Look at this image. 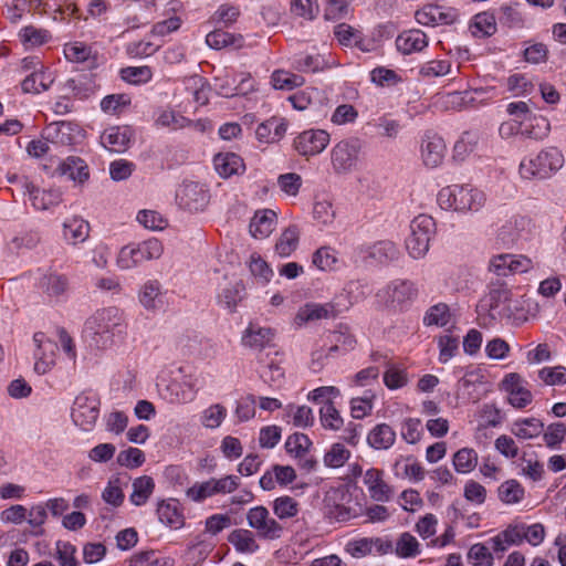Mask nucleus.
Masks as SVG:
<instances>
[{
	"label": "nucleus",
	"instance_id": "nucleus-24",
	"mask_svg": "<svg viewBox=\"0 0 566 566\" xmlns=\"http://www.w3.org/2000/svg\"><path fill=\"white\" fill-rule=\"evenodd\" d=\"M159 521L170 528L179 530L185 525V516L179 503L175 500L161 501L157 506Z\"/></svg>",
	"mask_w": 566,
	"mask_h": 566
},
{
	"label": "nucleus",
	"instance_id": "nucleus-22",
	"mask_svg": "<svg viewBox=\"0 0 566 566\" xmlns=\"http://www.w3.org/2000/svg\"><path fill=\"white\" fill-rule=\"evenodd\" d=\"M276 213L271 209L259 210L250 222V233L255 239H265L274 230Z\"/></svg>",
	"mask_w": 566,
	"mask_h": 566
},
{
	"label": "nucleus",
	"instance_id": "nucleus-21",
	"mask_svg": "<svg viewBox=\"0 0 566 566\" xmlns=\"http://www.w3.org/2000/svg\"><path fill=\"white\" fill-rule=\"evenodd\" d=\"M446 144L438 135H428L421 144V156L426 166L434 168L444 157Z\"/></svg>",
	"mask_w": 566,
	"mask_h": 566
},
{
	"label": "nucleus",
	"instance_id": "nucleus-20",
	"mask_svg": "<svg viewBox=\"0 0 566 566\" xmlns=\"http://www.w3.org/2000/svg\"><path fill=\"white\" fill-rule=\"evenodd\" d=\"M216 171L222 178L241 175L245 170L243 159L234 153H219L213 157Z\"/></svg>",
	"mask_w": 566,
	"mask_h": 566
},
{
	"label": "nucleus",
	"instance_id": "nucleus-29",
	"mask_svg": "<svg viewBox=\"0 0 566 566\" xmlns=\"http://www.w3.org/2000/svg\"><path fill=\"white\" fill-rule=\"evenodd\" d=\"M507 113L515 117L514 120L520 124L518 130L522 134H527L530 136L537 137L536 133L533 129H522V125L525 122H536L537 126L539 125V123L547 125L546 120L543 117H537L532 114L528 105L525 102L510 103L507 105Z\"/></svg>",
	"mask_w": 566,
	"mask_h": 566
},
{
	"label": "nucleus",
	"instance_id": "nucleus-28",
	"mask_svg": "<svg viewBox=\"0 0 566 566\" xmlns=\"http://www.w3.org/2000/svg\"><path fill=\"white\" fill-rule=\"evenodd\" d=\"M255 536V533L251 530L237 528L229 534L228 542L237 552L242 554H252L260 547Z\"/></svg>",
	"mask_w": 566,
	"mask_h": 566
},
{
	"label": "nucleus",
	"instance_id": "nucleus-59",
	"mask_svg": "<svg viewBox=\"0 0 566 566\" xmlns=\"http://www.w3.org/2000/svg\"><path fill=\"white\" fill-rule=\"evenodd\" d=\"M538 377L546 386H560L566 384V367H544L538 371Z\"/></svg>",
	"mask_w": 566,
	"mask_h": 566
},
{
	"label": "nucleus",
	"instance_id": "nucleus-4",
	"mask_svg": "<svg viewBox=\"0 0 566 566\" xmlns=\"http://www.w3.org/2000/svg\"><path fill=\"white\" fill-rule=\"evenodd\" d=\"M240 485L237 475H226L220 479L211 478L203 482H197L186 491V496L192 502H202L217 494H230Z\"/></svg>",
	"mask_w": 566,
	"mask_h": 566
},
{
	"label": "nucleus",
	"instance_id": "nucleus-39",
	"mask_svg": "<svg viewBox=\"0 0 566 566\" xmlns=\"http://www.w3.org/2000/svg\"><path fill=\"white\" fill-rule=\"evenodd\" d=\"M271 82L275 90L292 91L304 85L305 78L285 70H276L272 73Z\"/></svg>",
	"mask_w": 566,
	"mask_h": 566
},
{
	"label": "nucleus",
	"instance_id": "nucleus-45",
	"mask_svg": "<svg viewBox=\"0 0 566 566\" xmlns=\"http://www.w3.org/2000/svg\"><path fill=\"white\" fill-rule=\"evenodd\" d=\"M300 233L296 227L286 228L275 244V251L280 256H289L298 244Z\"/></svg>",
	"mask_w": 566,
	"mask_h": 566
},
{
	"label": "nucleus",
	"instance_id": "nucleus-64",
	"mask_svg": "<svg viewBox=\"0 0 566 566\" xmlns=\"http://www.w3.org/2000/svg\"><path fill=\"white\" fill-rule=\"evenodd\" d=\"M128 566H167V563L156 552L149 551L135 554Z\"/></svg>",
	"mask_w": 566,
	"mask_h": 566
},
{
	"label": "nucleus",
	"instance_id": "nucleus-38",
	"mask_svg": "<svg viewBox=\"0 0 566 566\" xmlns=\"http://www.w3.org/2000/svg\"><path fill=\"white\" fill-rule=\"evenodd\" d=\"M154 489L155 482L153 478L148 475L137 478L133 482V493L130 494L132 503L137 506L144 505L153 494Z\"/></svg>",
	"mask_w": 566,
	"mask_h": 566
},
{
	"label": "nucleus",
	"instance_id": "nucleus-5",
	"mask_svg": "<svg viewBox=\"0 0 566 566\" xmlns=\"http://www.w3.org/2000/svg\"><path fill=\"white\" fill-rule=\"evenodd\" d=\"M535 223L526 216H514L506 220L497 230L496 239L504 247H512L521 241L531 239Z\"/></svg>",
	"mask_w": 566,
	"mask_h": 566
},
{
	"label": "nucleus",
	"instance_id": "nucleus-23",
	"mask_svg": "<svg viewBox=\"0 0 566 566\" xmlns=\"http://www.w3.org/2000/svg\"><path fill=\"white\" fill-rule=\"evenodd\" d=\"M286 130L287 123L283 118L272 117L258 126L256 137L262 143H277L284 137Z\"/></svg>",
	"mask_w": 566,
	"mask_h": 566
},
{
	"label": "nucleus",
	"instance_id": "nucleus-30",
	"mask_svg": "<svg viewBox=\"0 0 566 566\" xmlns=\"http://www.w3.org/2000/svg\"><path fill=\"white\" fill-rule=\"evenodd\" d=\"M207 44L214 49L221 50L226 48L241 49L244 44V38L241 34H234L221 29L211 31L206 36Z\"/></svg>",
	"mask_w": 566,
	"mask_h": 566
},
{
	"label": "nucleus",
	"instance_id": "nucleus-43",
	"mask_svg": "<svg viewBox=\"0 0 566 566\" xmlns=\"http://www.w3.org/2000/svg\"><path fill=\"white\" fill-rule=\"evenodd\" d=\"M311 446L312 441L310 438L306 434L300 432H295L289 436L285 441L286 452L290 455L298 459H302L307 454Z\"/></svg>",
	"mask_w": 566,
	"mask_h": 566
},
{
	"label": "nucleus",
	"instance_id": "nucleus-16",
	"mask_svg": "<svg viewBox=\"0 0 566 566\" xmlns=\"http://www.w3.org/2000/svg\"><path fill=\"white\" fill-rule=\"evenodd\" d=\"M34 342L38 344L34 370L39 375H43L55 365L57 345L53 340L46 339L43 333H35Z\"/></svg>",
	"mask_w": 566,
	"mask_h": 566
},
{
	"label": "nucleus",
	"instance_id": "nucleus-26",
	"mask_svg": "<svg viewBox=\"0 0 566 566\" xmlns=\"http://www.w3.org/2000/svg\"><path fill=\"white\" fill-rule=\"evenodd\" d=\"M396 44L398 50L403 54H411L422 51L428 45V40L424 32L412 29L398 35Z\"/></svg>",
	"mask_w": 566,
	"mask_h": 566
},
{
	"label": "nucleus",
	"instance_id": "nucleus-32",
	"mask_svg": "<svg viewBox=\"0 0 566 566\" xmlns=\"http://www.w3.org/2000/svg\"><path fill=\"white\" fill-rule=\"evenodd\" d=\"M64 55L70 62L86 63L88 67H94L97 64L96 54L92 48L82 42L65 44Z\"/></svg>",
	"mask_w": 566,
	"mask_h": 566
},
{
	"label": "nucleus",
	"instance_id": "nucleus-13",
	"mask_svg": "<svg viewBox=\"0 0 566 566\" xmlns=\"http://www.w3.org/2000/svg\"><path fill=\"white\" fill-rule=\"evenodd\" d=\"M120 313L117 307H107L96 311L85 323V328L92 334H109L119 325Z\"/></svg>",
	"mask_w": 566,
	"mask_h": 566
},
{
	"label": "nucleus",
	"instance_id": "nucleus-51",
	"mask_svg": "<svg viewBox=\"0 0 566 566\" xmlns=\"http://www.w3.org/2000/svg\"><path fill=\"white\" fill-rule=\"evenodd\" d=\"M350 454V451L343 443L336 442L325 453L324 463L328 468L337 469L348 461Z\"/></svg>",
	"mask_w": 566,
	"mask_h": 566
},
{
	"label": "nucleus",
	"instance_id": "nucleus-10",
	"mask_svg": "<svg viewBox=\"0 0 566 566\" xmlns=\"http://www.w3.org/2000/svg\"><path fill=\"white\" fill-rule=\"evenodd\" d=\"M416 21L426 27L448 25L454 23L459 14L452 8L427 4L415 13Z\"/></svg>",
	"mask_w": 566,
	"mask_h": 566
},
{
	"label": "nucleus",
	"instance_id": "nucleus-54",
	"mask_svg": "<svg viewBox=\"0 0 566 566\" xmlns=\"http://www.w3.org/2000/svg\"><path fill=\"white\" fill-rule=\"evenodd\" d=\"M467 557L474 566H493L494 563V557L490 548L482 543L473 544Z\"/></svg>",
	"mask_w": 566,
	"mask_h": 566
},
{
	"label": "nucleus",
	"instance_id": "nucleus-9",
	"mask_svg": "<svg viewBox=\"0 0 566 566\" xmlns=\"http://www.w3.org/2000/svg\"><path fill=\"white\" fill-rule=\"evenodd\" d=\"M45 133L48 140L62 146L75 145L84 137V132L77 124L65 120L51 123Z\"/></svg>",
	"mask_w": 566,
	"mask_h": 566
},
{
	"label": "nucleus",
	"instance_id": "nucleus-19",
	"mask_svg": "<svg viewBox=\"0 0 566 566\" xmlns=\"http://www.w3.org/2000/svg\"><path fill=\"white\" fill-rule=\"evenodd\" d=\"M132 138L128 127H111L101 136V144L112 153H124L127 150Z\"/></svg>",
	"mask_w": 566,
	"mask_h": 566
},
{
	"label": "nucleus",
	"instance_id": "nucleus-2",
	"mask_svg": "<svg viewBox=\"0 0 566 566\" xmlns=\"http://www.w3.org/2000/svg\"><path fill=\"white\" fill-rule=\"evenodd\" d=\"M564 165L563 154L555 147L542 150L534 159L522 161L520 170L525 178H546Z\"/></svg>",
	"mask_w": 566,
	"mask_h": 566
},
{
	"label": "nucleus",
	"instance_id": "nucleus-41",
	"mask_svg": "<svg viewBox=\"0 0 566 566\" xmlns=\"http://www.w3.org/2000/svg\"><path fill=\"white\" fill-rule=\"evenodd\" d=\"M499 499L505 504H516L520 503L525 495L524 488L516 480H507L503 482L499 489Z\"/></svg>",
	"mask_w": 566,
	"mask_h": 566
},
{
	"label": "nucleus",
	"instance_id": "nucleus-6",
	"mask_svg": "<svg viewBox=\"0 0 566 566\" xmlns=\"http://www.w3.org/2000/svg\"><path fill=\"white\" fill-rule=\"evenodd\" d=\"M361 142L357 137L339 140L331 151V161L337 172L353 169L359 158Z\"/></svg>",
	"mask_w": 566,
	"mask_h": 566
},
{
	"label": "nucleus",
	"instance_id": "nucleus-27",
	"mask_svg": "<svg viewBox=\"0 0 566 566\" xmlns=\"http://www.w3.org/2000/svg\"><path fill=\"white\" fill-rule=\"evenodd\" d=\"M98 401L85 398L83 401L77 400L75 408L73 409L74 421L84 428L92 427L99 413Z\"/></svg>",
	"mask_w": 566,
	"mask_h": 566
},
{
	"label": "nucleus",
	"instance_id": "nucleus-42",
	"mask_svg": "<svg viewBox=\"0 0 566 566\" xmlns=\"http://www.w3.org/2000/svg\"><path fill=\"white\" fill-rule=\"evenodd\" d=\"M543 429L544 423L539 419L526 418L515 422L513 433L520 439L528 440L538 437Z\"/></svg>",
	"mask_w": 566,
	"mask_h": 566
},
{
	"label": "nucleus",
	"instance_id": "nucleus-52",
	"mask_svg": "<svg viewBox=\"0 0 566 566\" xmlns=\"http://www.w3.org/2000/svg\"><path fill=\"white\" fill-rule=\"evenodd\" d=\"M120 77L130 84L139 85L149 82L153 71L149 66H127L120 70Z\"/></svg>",
	"mask_w": 566,
	"mask_h": 566
},
{
	"label": "nucleus",
	"instance_id": "nucleus-31",
	"mask_svg": "<svg viewBox=\"0 0 566 566\" xmlns=\"http://www.w3.org/2000/svg\"><path fill=\"white\" fill-rule=\"evenodd\" d=\"M57 172L78 182H84L90 177L88 166L82 158L75 156H70L62 161L57 167Z\"/></svg>",
	"mask_w": 566,
	"mask_h": 566
},
{
	"label": "nucleus",
	"instance_id": "nucleus-44",
	"mask_svg": "<svg viewBox=\"0 0 566 566\" xmlns=\"http://www.w3.org/2000/svg\"><path fill=\"white\" fill-rule=\"evenodd\" d=\"M238 82L234 76H229V87L220 85L221 93L226 96L232 97L237 95H247L254 90L252 77L249 73L241 74Z\"/></svg>",
	"mask_w": 566,
	"mask_h": 566
},
{
	"label": "nucleus",
	"instance_id": "nucleus-18",
	"mask_svg": "<svg viewBox=\"0 0 566 566\" xmlns=\"http://www.w3.org/2000/svg\"><path fill=\"white\" fill-rule=\"evenodd\" d=\"M258 361L260 364V375L265 382H274L283 378L282 358L276 349L259 354Z\"/></svg>",
	"mask_w": 566,
	"mask_h": 566
},
{
	"label": "nucleus",
	"instance_id": "nucleus-37",
	"mask_svg": "<svg viewBox=\"0 0 566 566\" xmlns=\"http://www.w3.org/2000/svg\"><path fill=\"white\" fill-rule=\"evenodd\" d=\"M319 420L326 430L339 431L344 426V419L331 399H327L321 407Z\"/></svg>",
	"mask_w": 566,
	"mask_h": 566
},
{
	"label": "nucleus",
	"instance_id": "nucleus-57",
	"mask_svg": "<svg viewBox=\"0 0 566 566\" xmlns=\"http://www.w3.org/2000/svg\"><path fill=\"white\" fill-rule=\"evenodd\" d=\"M144 262L139 244L137 247H124L119 251L117 264L124 270L132 269Z\"/></svg>",
	"mask_w": 566,
	"mask_h": 566
},
{
	"label": "nucleus",
	"instance_id": "nucleus-7",
	"mask_svg": "<svg viewBox=\"0 0 566 566\" xmlns=\"http://www.w3.org/2000/svg\"><path fill=\"white\" fill-rule=\"evenodd\" d=\"M363 485L368 496L377 503L389 502L394 496V486L386 479L385 471L369 468L363 474Z\"/></svg>",
	"mask_w": 566,
	"mask_h": 566
},
{
	"label": "nucleus",
	"instance_id": "nucleus-60",
	"mask_svg": "<svg viewBox=\"0 0 566 566\" xmlns=\"http://www.w3.org/2000/svg\"><path fill=\"white\" fill-rule=\"evenodd\" d=\"M566 438V424L564 422L551 423L543 434L547 448L558 447Z\"/></svg>",
	"mask_w": 566,
	"mask_h": 566
},
{
	"label": "nucleus",
	"instance_id": "nucleus-14",
	"mask_svg": "<svg viewBox=\"0 0 566 566\" xmlns=\"http://www.w3.org/2000/svg\"><path fill=\"white\" fill-rule=\"evenodd\" d=\"M208 192L198 184L182 185L177 192L179 206L189 211L202 210L208 203Z\"/></svg>",
	"mask_w": 566,
	"mask_h": 566
},
{
	"label": "nucleus",
	"instance_id": "nucleus-53",
	"mask_svg": "<svg viewBox=\"0 0 566 566\" xmlns=\"http://www.w3.org/2000/svg\"><path fill=\"white\" fill-rule=\"evenodd\" d=\"M90 226L82 219H72L64 223V237L74 244L84 241L88 237Z\"/></svg>",
	"mask_w": 566,
	"mask_h": 566
},
{
	"label": "nucleus",
	"instance_id": "nucleus-12",
	"mask_svg": "<svg viewBox=\"0 0 566 566\" xmlns=\"http://www.w3.org/2000/svg\"><path fill=\"white\" fill-rule=\"evenodd\" d=\"M501 388L509 395V402L514 408H525L533 400L532 392L524 387L523 378L517 373L507 374L501 382Z\"/></svg>",
	"mask_w": 566,
	"mask_h": 566
},
{
	"label": "nucleus",
	"instance_id": "nucleus-49",
	"mask_svg": "<svg viewBox=\"0 0 566 566\" xmlns=\"http://www.w3.org/2000/svg\"><path fill=\"white\" fill-rule=\"evenodd\" d=\"M24 187L36 209H48L60 199L59 193L40 191L32 182L25 180Z\"/></svg>",
	"mask_w": 566,
	"mask_h": 566
},
{
	"label": "nucleus",
	"instance_id": "nucleus-17",
	"mask_svg": "<svg viewBox=\"0 0 566 566\" xmlns=\"http://www.w3.org/2000/svg\"><path fill=\"white\" fill-rule=\"evenodd\" d=\"M339 311L334 303H306L298 308L295 319L300 324L321 319H334L338 316Z\"/></svg>",
	"mask_w": 566,
	"mask_h": 566
},
{
	"label": "nucleus",
	"instance_id": "nucleus-48",
	"mask_svg": "<svg viewBox=\"0 0 566 566\" xmlns=\"http://www.w3.org/2000/svg\"><path fill=\"white\" fill-rule=\"evenodd\" d=\"M139 301L147 310H156L163 304L160 286L157 282H147L140 290Z\"/></svg>",
	"mask_w": 566,
	"mask_h": 566
},
{
	"label": "nucleus",
	"instance_id": "nucleus-25",
	"mask_svg": "<svg viewBox=\"0 0 566 566\" xmlns=\"http://www.w3.org/2000/svg\"><path fill=\"white\" fill-rule=\"evenodd\" d=\"M396 441L395 430L387 423H378L367 434V443L375 450H388Z\"/></svg>",
	"mask_w": 566,
	"mask_h": 566
},
{
	"label": "nucleus",
	"instance_id": "nucleus-1",
	"mask_svg": "<svg viewBox=\"0 0 566 566\" xmlns=\"http://www.w3.org/2000/svg\"><path fill=\"white\" fill-rule=\"evenodd\" d=\"M247 522L255 535L261 539L276 541L284 534V526L277 518L271 515L264 505H255L248 510Z\"/></svg>",
	"mask_w": 566,
	"mask_h": 566
},
{
	"label": "nucleus",
	"instance_id": "nucleus-15",
	"mask_svg": "<svg viewBox=\"0 0 566 566\" xmlns=\"http://www.w3.org/2000/svg\"><path fill=\"white\" fill-rule=\"evenodd\" d=\"M273 339V329L256 324H250L242 336L243 345L259 350V354H265L264 349L275 350Z\"/></svg>",
	"mask_w": 566,
	"mask_h": 566
},
{
	"label": "nucleus",
	"instance_id": "nucleus-55",
	"mask_svg": "<svg viewBox=\"0 0 566 566\" xmlns=\"http://www.w3.org/2000/svg\"><path fill=\"white\" fill-rule=\"evenodd\" d=\"M137 220L146 229L153 231L164 230L168 226V220L156 210H142L137 214Z\"/></svg>",
	"mask_w": 566,
	"mask_h": 566
},
{
	"label": "nucleus",
	"instance_id": "nucleus-61",
	"mask_svg": "<svg viewBox=\"0 0 566 566\" xmlns=\"http://www.w3.org/2000/svg\"><path fill=\"white\" fill-rule=\"evenodd\" d=\"M240 17V9L234 4H221L212 14L211 19L214 23L230 25L237 22Z\"/></svg>",
	"mask_w": 566,
	"mask_h": 566
},
{
	"label": "nucleus",
	"instance_id": "nucleus-36",
	"mask_svg": "<svg viewBox=\"0 0 566 566\" xmlns=\"http://www.w3.org/2000/svg\"><path fill=\"white\" fill-rule=\"evenodd\" d=\"M392 551L399 558L405 559L415 558L421 552L420 543L409 532H403L397 537L395 548H392Z\"/></svg>",
	"mask_w": 566,
	"mask_h": 566
},
{
	"label": "nucleus",
	"instance_id": "nucleus-56",
	"mask_svg": "<svg viewBox=\"0 0 566 566\" xmlns=\"http://www.w3.org/2000/svg\"><path fill=\"white\" fill-rule=\"evenodd\" d=\"M452 314L444 303H439L429 308L424 322L427 325L446 326L451 321Z\"/></svg>",
	"mask_w": 566,
	"mask_h": 566
},
{
	"label": "nucleus",
	"instance_id": "nucleus-50",
	"mask_svg": "<svg viewBox=\"0 0 566 566\" xmlns=\"http://www.w3.org/2000/svg\"><path fill=\"white\" fill-rule=\"evenodd\" d=\"M386 366L387 369L384 373V384L388 389H399L408 384V374L406 369L398 368L390 364V361H387Z\"/></svg>",
	"mask_w": 566,
	"mask_h": 566
},
{
	"label": "nucleus",
	"instance_id": "nucleus-62",
	"mask_svg": "<svg viewBox=\"0 0 566 566\" xmlns=\"http://www.w3.org/2000/svg\"><path fill=\"white\" fill-rule=\"evenodd\" d=\"M76 548L69 542L56 543V553L55 558L57 559L60 566H77L78 562L75 557Z\"/></svg>",
	"mask_w": 566,
	"mask_h": 566
},
{
	"label": "nucleus",
	"instance_id": "nucleus-40",
	"mask_svg": "<svg viewBox=\"0 0 566 566\" xmlns=\"http://www.w3.org/2000/svg\"><path fill=\"white\" fill-rule=\"evenodd\" d=\"M52 83L53 78L51 74L44 71H35L23 80L21 86L25 93L39 94L49 90Z\"/></svg>",
	"mask_w": 566,
	"mask_h": 566
},
{
	"label": "nucleus",
	"instance_id": "nucleus-63",
	"mask_svg": "<svg viewBox=\"0 0 566 566\" xmlns=\"http://www.w3.org/2000/svg\"><path fill=\"white\" fill-rule=\"evenodd\" d=\"M401 434L407 443L415 444L420 441L422 436L421 421L417 418H407L401 426Z\"/></svg>",
	"mask_w": 566,
	"mask_h": 566
},
{
	"label": "nucleus",
	"instance_id": "nucleus-11",
	"mask_svg": "<svg viewBox=\"0 0 566 566\" xmlns=\"http://www.w3.org/2000/svg\"><path fill=\"white\" fill-rule=\"evenodd\" d=\"M374 549L379 555H386L392 552V544L380 537H360L345 545V552L354 558L366 557L373 554Z\"/></svg>",
	"mask_w": 566,
	"mask_h": 566
},
{
	"label": "nucleus",
	"instance_id": "nucleus-46",
	"mask_svg": "<svg viewBox=\"0 0 566 566\" xmlns=\"http://www.w3.org/2000/svg\"><path fill=\"white\" fill-rule=\"evenodd\" d=\"M470 29L475 36H490L496 31L495 17L489 12L479 13L474 17Z\"/></svg>",
	"mask_w": 566,
	"mask_h": 566
},
{
	"label": "nucleus",
	"instance_id": "nucleus-34",
	"mask_svg": "<svg viewBox=\"0 0 566 566\" xmlns=\"http://www.w3.org/2000/svg\"><path fill=\"white\" fill-rule=\"evenodd\" d=\"M479 461L478 452L472 448H461L452 457V465L455 472L469 474L475 470Z\"/></svg>",
	"mask_w": 566,
	"mask_h": 566
},
{
	"label": "nucleus",
	"instance_id": "nucleus-35",
	"mask_svg": "<svg viewBox=\"0 0 566 566\" xmlns=\"http://www.w3.org/2000/svg\"><path fill=\"white\" fill-rule=\"evenodd\" d=\"M41 290L49 296H60L69 289V280L64 274L49 272L40 280Z\"/></svg>",
	"mask_w": 566,
	"mask_h": 566
},
{
	"label": "nucleus",
	"instance_id": "nucleus-58",
	"mask_svg": "<svg viewBox=\"0 0 566 566\" xmlns=\"http://www.w3.org/2000/svg\"><path fill=\"white\" fill-rule=\"evenodd\" d=\"M463 496L468 502L474 505H482L486 501L488 491L480 482L469 480L464 484Z\"/></svg>",
	"mask_w": 566,
	"mask_h": 566
},
{
	"label": "nucleus",
	"instance_id": "nucleus-3",
	"mask_svg": "<svg viewBox=\"0 0 566 566\" xmlns=\"http://www.w3.org/2000/svg\"><path fill=\"white\" fill-rule=\"evenodd\" d=\"M434 227V220L428 214H419L412 220L410 234L406 239V248L412 258L418 259L427 253Z\"/></svg>",
	"mask_w": 566,
	"mask_h": 566
},
{
	"label": "nucleus",
	"instance_id": "nucleus-8",
	"mask_svg": "<svg viewBox=\"0 0 566 566\" xmlns=\"http://www.w3.org/2000/svg\"><path fill=\"white\" fill-rule=\"evenodd\" d=\"M329 144V134L324 129H308L298 134L294 139V148L305 157L322 153Z\"/></svg>",
	"mask_w": 566,
	"mask_h": 566
},
{
	"label": "nucleus",
	"instance_id": "nucleus-33",
	"mask_svg": "<svg viewBox=\"0 0 566 566\" xmlns=\"http://www.w3.org/2000/svg\"><path fill=\"white\" fill-rule=\"evenodd\" d=\"M272 510L279 522L293 520L300 514L301 504L291 495H282L274 499Z\"/></svg>",
	"mask_w": 566,
	"mask_h": 566
},
{
	"label": "nucleus",
	"instance_id": "nucleus-47",
	"mask_svg": "<svg viewBox=\"0 0 566 566\" xmlns=\"http://www.w3.org/2000/svg\"><path fill=\"white\" fill-rule=\"evenodd\" d=\"M19 36L23 45L35 48L46 43L51 39V34L45 29L35 28L33 25L24 27Z\"/></svg>",
	"mask_w": 566,
	"mask_h": 566
}]
</instances>
